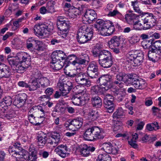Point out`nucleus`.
<instances>
[{"mask_svg":"<svg viewBox=\"0 0 161 161\" xmlns=\"http://www.w3.org/2000/svg\"><path fill=\"white\" fill-rule=\"evenodd\" d=\"M94 26L98 31L99 33L103 36H109L115 31V27L112 22L109 20L104 21L103 19H98Z\"/></svg>","mask_w":161,"mask_h":161,"instance_id":"nucleus-1","label":"nucleus"},{"mask_svg":"<svg viewBox=\"0 0 161 161\" xmlns=\"http://www.w3.org/2000/svg\"><path fill=\"white\" fill-rule=\"evenodd\" d=\"M104 136V133L103 130L96 126L87 129L84 134V138L87 141H94L103 139Z\"/></svg>","mask_w":161,"mask_h":161,"instance_id":"nucleus-2","label":"nucleus"},{"mask_svg":"<svg viewBox=\"0 0 161 161\" xmlns=\"http://www.w3.org/2000/svg\"><path fill=\"white\" fill-rule=\"evenodd\" d=\"M141 20L138 19V23L136 25V27L140 30L143 29L147 30L154 25L155 20L153 14L147 13L145 15L141 16Z\"/></svg>","mask_w":161,"mask_h":161,"instance_id":"nucleus-3","label":"nucleus"},{"mask_svg":"<svg viewBox=\"0 0 161 161\" xmlns=\"http://www.w3.org/2000/svg\"><path fill=\"white\" fill-rule=\"evenodd\" d=\"M93 30L92 28L85 25L79 28L77 36L78 42L84 44L90 40L93 36Z\"/></svg>","mask_w":161,"mask_h":161,"instance_id":"nucleus-4","label":"nucleus"},{"mask_svg":"<svg viewBox=\"0 0 161 161\" xmlns=\"http://www.w3.org/2000/svg\"><path fill=\"white\" fill-rule=\"evenodd\" d=\"M57 86L60 92L56 91L54 95V97L56 98H59L61 96L67 97L68 94L73 87V84L71 82L68 81L66 83H64L61 79L59 80Z\"/></svg>","mask_w":161,"mask_h":161,"instance_id":"nucleus-5","label":"nucleus"},{"mask_svg":"<svg viewBox=\"0 0 161 161\" xmlns=\"http://www.w3.org/2000/svg\"><path fill=\"white\" fill-rule=\"evenodd\" d=\"M53 29V24L46 23L35 25L33 31L36 35L40 36L47 37L52 33Z\"/></svg>","mask_w":161,"mask_h":161,"instance_id":"nucleus-6","label":"nucleus"},{"mask_svg":"<svg viewBox=\"0 0 161 161\" xmlns=\"http://www.w3.org/2000/svg\"><path fill=\"white\" fill-rule=\"evenodd\" d=\"M143 52L138 51L136 52H130L127 56V61L131 62L133 66L135 67L140 65L143 62L144 59Z\"/></svg>","mask_w":161,"mask_h":161,"instance_id":"nucleus-7","label":"nucleus"},{"mask_svg":"<svg viewBox=\"0 0 161 161\" xmlns=\"http://www.w3.org/2000/svg\"><path fill=\"white\" fill-rule=\"evenodd\" d=\"M50 84V80L47 77H40L39 79L36 80L31 85V89L34 91L38 88L43 89L49 86Z\"/></svg>","mask_w":161,"mask_h":161,"instance_id":"nucleus-8","label":"nucleus"},{"mask_svg":"<svg viewBox=\"0 0 161 161\" xmlns=\"http://www.w3.org/2000/svg\"><path fill=\"white\" fill-rule=\"evenodd\" d=\"M136 75L133 74L130 84L133 86L136 89L143 90L147 86V83L142 78L137 79Z\"/></svg>","mask_w":161,"mask_h":161,"instance_id":"nucleus-9","label":"nucleus"},{"mask_svg":"<svg viewBox=\"0 0 161 161\" xmlns=\"http://www.w3.org/2000/svg\"><path fill=\"white\" fill-rule=\"evenodd\" d=\"M98 70L97 64L95 61H92L89 64L87 68V74L91 79H97L98 77Z\"/></svg>","mask_w":161,"mask_h":161,"instance_id":"nucleus-10","label":"nucleus"},{"mask_svg":"<svg viewBox=\"0 0 161 161\" xmlns=\"http://www.w3.org/2000/svg\"><path fill=\"white\" fill-rule=\"evenodd\" d=\"M57 25L61 37L64 38H66L70 25V23L68 20L64 21L62 23H57Z\"/></svg>","mask_w":161,"mask_h":161,"instance_id":"nucleus-11","label":"nucleus"},{"mask_svg":"<svg viewBox=\"0 0 161 161\" xmlns=\"http://www.w3.org/2000/svg\"><path fill=\"white\" fill-rule=\"evenodd\" d=\"M139 16L134 13L126 14L125 15V20L130 25H133L135 29H139L136 27V25L138 23V19Z\"/></svg>","mask_w":161,"mask_h":161,"instance_id":"nucleus-12","label":"nucleus"},{"mask_svg":"<svg viewBox=\"0 0 161 161\" xmlns=\"http://www.w3.org/2000/svg\"><path fill=\"white\" fill-rule=\"evenodd\" d=\"M75 80L78 84L87 87L90 86L91 85L90 80L87 78L86 75L82 72L79 73L76 75Z\"/></svg>","mask_w":161,"mask_h":161,"instance_id":"nucleus-13","label":"nucleus"},{"mask_svg":"<svg viewBox=\"0 0 161 161\" xmlns=\"http://www.w3.org/2000/svg\"><path fill=\"white\" fill-rule=\"evenodd\" d=\"M29 112L30 113L35 114L36 116L42 118L41 121H43L45 119V112L42 107L40 106H34L31 109Z\"/></svg>","mask_w":161,"mask_h":161,"instance_id":"nucleus-14","label":"nucleus"},{"mask_svg":"<svg viewBox=\"0 0 161 161\" xmlns=\"http://www.w3.org/2000/svg\"><path fill=\"white\" fill-rule=\"evenodd\" d=\"M72 103L75 105H80L85 103V102L89 100L88 97L82 96L78 94L73 95L71 98Z\"/></svg>","mask_w":161,"mask_h":161,"instance_id":"nucleus-15","label":"nucleus"},{"mask_svg":"<svg viewBox=\"0 0 161 161\" xmlns=\"http://www.w3.org/2000/svg\"><path fill=\"white\" fill-rule=\"evenodd\" d=\"M36 139L38 146L40 148H42L47 142V134L42 131H39L37 133Z\"/></svg>","mask_w":161,"mask_h":161,"instance_id":"nucleus-16","label":"nucleus"},{"mask_svg":"<svg viewBox=\"0 0 161 161\" xmlns=\"http://www.w3.org/2000/svg\"><path fill=\"white\" fill-rule=\"evenodd\" d=\"M37 158L36 151H34L30 153L27 150H23L21 159L26 160L28 161H36Z\"/></svg>","mask_w":161,"mask_h":161,"instance_id":"nucleus-17","label":"nucleus"},{"mask_svg":"<svg viewBox=\"0 0 161 161\" xmlns=\"http://www.w3.org/2000/svg\"><path fill=\"white\" fill-rule=\"evenodd\" d=\"M112 76L107 74L101 75L97 80V83H99L101 85H103L105 87H108L109 89L110 88L108 83L112 80Z\"/></svg>","mask_w":161,"mask_h":161,"instance_id":"nucleus-18","label":"nucleus"},{"mask_svg":"<svg viewBox=\"0 0 161 161\" xmlns=\"http://www.w3.org/2000/svg\"><path fill=\"white\" fill-rule=\"evenodd\" d=\"M133 74L119 73L116 76V79L119 81H123L125 83L130 84Z\"/></svg>","mask_w":161,"mask_h":161,"instance_id":"nucleus-19","label":"nucleus"},{"mask_svg":"<svg viewBox=\"0 0 161 161\" xmlns=\"http://www.w3.org/2000/svg\"><path fill=\"white\" fill-rule=\"evenodd\" d=\"M66 58V55L62 51L58 50L54 51L51 55L52 59L54 61H59L61 60H62L65 59Z\"/></svg>","mask_w":161,"mask_h":161,"instance_id":"nucleus-20","label":"nucleus"},{"mask_svg":"<svg viewBox=\"0 0 161 161\" xmlns=\"http://www.w3.org/2000/svg\"><path fill=\"white\" fill-rule=\"evenodd\" d=\"M95 150L93 147L88 146L86 144H83L80 148V154L84 157H87L90 154V152H93Z\"/></svg>","mask_w":161,"mask_h":161,"instance_id":"nucleus-21","label":"nucleus"},{"mask_svg":"<svg viewBox=\"0 0 161 161\" xmlns=\"http://www.w3.org/2000/svg\"><path fill=\"white\" fill-rule=\"evenodd\" d=\"M97 17V14L94 10L92 9H87L83 18L84 20L86 21H93Z\"/></svg>","mask_w":161,"mask_h":161,"instance_id":"nucleus-22","label":"nucleus"},{"mask_svg":"<svg viewBox=\"0 0 161 161\" xmlns=\"http://www.w3.org/2000/svg\"><path fill=\"white\" fill-rule=\"evenodd\" d=\"M55 151L62 158H64L68 156V148L66 145H59L55 148Z\"/></svg>","mask_w":161,"mask_h":161,"instance_id":"nucleus-23","label":"nucleus"},{"mask_svg":"<svg viewBox=\"0 0 161 161\" xmlns=\"http://www.w3.org/2000/svg\"><path fill=\"white\" fill-rule=\"evenodd\" d=\"M16 59L19 63L25 62L26 61H29L31 58V56L26 53L20 52L18 53L16 56Z\"/></svg>","mask_w":161,"mask_h":161,"instance_id":"nucleus-24","label":"nucleus"},{"mask_svg":"<svg viewBox=\"0 0 161 161\" xmlns=\"http://www.w3.org/2000/svg\"><path fill=\"white\" fill-rule=\"evenodd\" d=\"M109 90L108 87H103L98 85H95L91 88V92L93 94H102Z\"/></svg>","mask_w":161,"mask_h":161,"instance_id":"nucleus-25","label":"nucleus"},{"mask_svg":"<svg viewBox=\"0 0 161 161\" xmlns=\"http://www.w3.org/2000/svg\"><path fill=\"white\" fill-rule=\"evenodd\" d=\"M157 52H155L149 49L147 53L148 59L153 63L157 62L160 58L159 53L157 54Z\"/></svg>","mask_w":161,"mask_h":161,"instance_id":"nucleus-26","label":"nucleus"},{"mask_svg":"<svg viewBox=\"0 0 161 161\" xmlns=\"http://www.w3.org/2000/svg\"><path fill=\"white\" fill-rule=\"evenodd\" d=\"M8 151L11 155L15 157L14 158L16 160V161H19V160L21 159V156L22 155L23 150L21 151H19L18 150L17 148L12 147L9 148Z\"/></svg>","mask_w":161,"mask_h":161,"instance_id":"nucleus-27","label":"nucleus"},{"mask_svg":"<svg viewBox=\"0 0 161 161\" xmlns=\"http://www.w3.org/2000/svg\"><path fill=\"white\" fill-rule=\"evenodd\" d=\"M67 65L66 63H64V62L56 61H54L52 59V61L50 63V66L53 69L55 70H58L61 69L63 66L65 67V65Z\"/></svg>","mask_w":161,"mask_h":161,"instance_id":"nucleus-28","label":"nucleus"},{"mask_svg":"<svg viewBox=\"0 0 161 161\" xmlns=\"http://www.w3.org/2000/svg\"><path fill=\"white\" fill-rule=\"evenodd\" d=\"M50 137L52 138V139L51 141L49 142L48 143L51 145H53V146L56 145L60 140L61 136L59 133L53 132L51 133Z\"/></svg>","mask_w":161,"mask_h":161,"instance_id":"nucleus-29","label":"nucleus"},{"mask_svg":"<svg viewBox=\"0 0 161 161\" xmlns=\"http://www.w3.org/2000/svg\"><path fill=\"white\" fill-rule=\"evenodd\" d=\"M3 68H0V72L1 73V78H9L11 75L10 70L8 67L6 65L3 64Z\"/></svg>","mask_w":161,"mask_h":161,"instance_id":"nucleus-30","label":"nucleus"},{"mask_svg":"<svg viewBox=\"0 0 161 161\" xmlns=\"http://www.w3.org/2000/svg\"><path fill=\"white\" fill-rule=\"evenodd\" d=\"M91 101L93 107L96 108H100L101 107L102 104V100L98 96L92 95Z\"/></svg>","mask_w":161,"mask_h":161,"instance_id":"nucleus-31","label":"nucleus"},{"mask_svg":"<svg viewBox=\"0 0 161 161\" xmlns=\"http://www.w3.org/2000/svg\"><path fill=\"white\" fill-rule=\"evenodd\" d=\"M99 116L97 111L91 109L89 110L88 112L87 118L89 121H92L96 120Z\"/></svg>","mask_w":161,"mask_h":161,"instance_id":"nucleus-32","label":"nucleus"},{"mask_svg":"<svg viewBox=\"0 0 161 161\" xmlns=\"http://www.w3.org/2000/svg\"><path fill=\"white\" fill-rule=\"evenodd\" d=\"M121 41L120 37L116 36L113 37L108 42L110 47H118L120 44Z\"/></svg>","mask_w":161,"mask_h":161,"instance_id":"nucleus-33","label":"nucleus"},{"mask_svg":"<svg viewBox=\"0 0 161 161\" xmlns=\"http://www.w3.org/2000/svg\"><path fill=\"white\" fill-rule=\"evenodd\" d=\"M98 62L101 66L106 68L110 67L113 64L112 58L102 60H98Z\"/></svg>","mask_w":161,"mask_h":161,"instance_id":"nucleus-34","label":"nucleus"},{"mask_svg":"<svg viewBox=\"0 0 161 161\" xmlns=\"http://www.w3.org/2000/svg\"><path fill=\"white\" fill-rule=\"evenodd\" d=\"M113 101L107 100H103L104 107L107 109V112L108 113H112L115 108Z\"/></svg>","mask_w":161,"mask_h":161,"instance_id":"nucleus-35","label":"nucleus"},{"mask_svg":"<svg viewBox=\"0 0 161 161\" xmlns=\"http://www.w3.org/2000/svg\"><path fill=\"white\" fill-rule=\"evenodd\" d=\"M98 58V60H102L112 58V57L110 52L106 50H103L99 52Z\"/></svg>","mask_w":161,"mask_h":161,"instance_id":"nucleus-36","label":"nucleus"},{"mask_svg":"<svg viewBox=\"0 0 161 161\" xmlns=\"http://www.w3.org/2000/svg\"><path fill=\"white\" fill-rule=\"evenodd\" d=\"M149 49L152 51L157 52V53L159 52L161 53L160 50L161 49V41H156L152 43Z\"/></svg>","mask_w":161,"mask_h":161,"instance_id":"nucleus-37","label":"nucleus"},{"mask_svg":"<svg viewBox=\"0 0 161 161\" xmlns=\"http://www.w3.org/2000/svg\"><path fill=\"white\" fill-rule=\"evenodd\" d=\"M83 119L81 118H77L71 121L72 125L76 128V130L80 129L83 125Z\"/></svg>","mask_w":161,"mask_h":161,"instance_id":"nucleus-38","label":"nucleus"},{"mask_svg":"<svg viewBox=\"0 0 161 161\" xmlns=\"http://www.w3.org/2000/svg\"><path fill=\"white\" fill-rule=\"evenodd\" d=\"M89 61V58L88 55L84 54L82 55L80 58H77L76 62L77 63L81 64H84L86 62H88Z\"/></svg>","mask_w":161,"mask_h":161,"instance_id":"nucleus-39","label":"nucleus"},{"mask_svg":"<svg viewBox=\"0 0 161 161\" xmlns=\"http://www.w3.org/2000/svg\"><path fill=\"white\" fill-rule=\"evenodd\" d=\"M75 88L77 90L76 91L77 93L76 94H78L84 97H88V94L86 92V90L83 86L78 85L75 86Z\"/></svg>","mask_w":161,"mask_h":161,"instance_id":"nucleus-40","label":"nucleus"},{"mask_svg":"<svg viewBox=\"0 0 161 161\" xmlns=\"http://www.w3.org/2000/svg\"><path fill=\"white\" fill-rule=\"evenodd\" d=\"M68 66V64L65 65L64 69V73L66 75L68 76L70 78H75V79L76 75L78 73L76 72V70L75 69H72L70 72H69L67 69V67Z\"/></svg>","mask_w":161,"mask_h":161,"instance_id":"nucleus-41","label":"nucleus"},{"mask_svg":"<svg viewBox=\"0 0 161 161\" xmlns=\"http://www.w3.org/2000/svg\"><path fill=\"white\" fill-rule=\"evenodd\" d=\"M68 66V64L65 65L64 69V73L66 75L68 76L70 78H75V79L76 75L78 73L76 72V70L75 69H72L70 72H69L67 69V67Z\"/></svg>","mask_w":161,"mask_h":161,"instance_id":"nucleus-42","label":"nucleus"},{"mask_svg":"<svg viewBox=\"0 0 161 161\" xmlns=\"http://www.w3.org/2000/svg\"><path fill=\"white\" fill-rule=\"evenodd\" d=\"M55 4V2L53 0L50 1L47 3L46 8L48 13H52L55 12L54 5Z\"/></svg>","mask_w":161,"mask_h":161,"instance_id":"nucleus-43","label":"nucleus"},{"mask_svg":"<svg viewBox=\"0 0 161 161\" xmlns=\"http://www.w3.org/2000/svg\"><path fill=\"white\" fill-rule=\"evenodd\" d=\"M25 99H23L21 97L19 98L16 99L13 102V104L18 108L22 107L25 104Z\"/></svg>","mask_w":161,"mask_h":161,"instance_id":"nucleus-44","label":"nucleus"},{"mask_svg":"<svg viewBox=\"0 0 161 161\" xmlns=\"http://www.w3.org/2000/svg\"><path fill=\"white\" fill-rule=\"evenodd\" d=\"M125 113L124 110L121 108H119L113 115L114 119L119 118L125 115Z\"/></svg>","mask_w":161,"mask_h":161,"instance_id":"nucleus-45","label":"nucleus"},{"mask_svg":"<svg viewBox=\"0 0 161 161\" xmlns=\"http://www.w3.org/2000/svg\"><path fill=\"white\" fill-rule=\"evenodd\" d=\"M97 161H112L110 156L108 154H100L98 156Z\"/></svg>","mask_w":161,"mask_h":161,"instance_id":"nucleus-46","label":"nucleus"},{"mask_svg":"<svg viewBox=\"0 0 161 161\" xmlns=\"http://www.w3.org/2000/svg\"><path fill=\"white\" fill-rule=\"evenodd\" d=\"M138 138V134L136 133H135L134 135H132V139H131L130 141L128 142L129 144L134 148H137L138 145L135 142H136V140Z\"/></svg>","mask_w":161,"mask_h":161,"instance_id":"nucleus-47","label":"nucleus"},{"mask_svg":"<svg viewBox=\"0 0 161 161\" xmlns=\"http://www.w3.org/2000/svg\"><path fill=\"white\" fill-rule=\"evenodd\" d=\"M103 149L107 153H112V146L110 143H105L103 144Z\"/></svg>","mask_w":161,"mask_h":161,"instance_id":"nucleus-48","label":"nucleus"},{"mask_svg":"<svg viewBox=\"0 0 161 161\" xmlns=\"http://www.w3.org/2000/svg\"><path fill=\"white\" fill-rule=\"evenodd\" d=\"M33 77L34 78L31 80V85L36 80L39 79L40 77H42V74L41 72L37 69H36L33 74Z\"/></svg>","mask_w":161,"mask_h":161,"instance_id":"nucleus-49","label":"nucleus"},{"mask_svg":"<svg viewBox=\"0 0 161 161\" xmlns=\"http://www.w3.org/2000/svg\"><path fill=\"white\" fill-rule=\"evenodd\" d=\"M131 6L133 7L134 10L139 14H142L143 12L140 9L138 5V2L137 1H132L131 2Z\"/></svg>","mask_w":161,"mask_h":161,"instance_id":"nucleus-50","label":"nucleus"},{"mask_svg":"<svg viewBox=\"0 0 161 161\" xmlns=\"http://www.w3.org/2000/svg\"><path fill=\"white\" fill-rule=\"evenodd\" d=\"M28 114V119L30 122L33 125H37V123H38V122H37V120L38 118H36L33 114H31L30 112Z\"/></svg>","mask_w":161,"mask_h":161,"instance_id":"nucleus-51","label":"nucleus"},{"mask_svg":"<svg viewBox=\"0 0 161 161\" xmlns=\"http://www.w3.org/2000/svg\"><path fill=\"white\" fill-rule=\"evenodd\" d=\"M18 85L20 86L25 88H28L29 90L30 91H33V90L31 89V81L29 83V84H28L25 81H20L18 83Z\"/></svg>","mask_w":161,"mask_h":161,"instance_id":"nucleus-52","label":"nucleus"},{"mask_svg":"<svg viewBox=\"0 0 161 161\" xmlns=\"http://www.w3.org/2000/svg\"><path fill=\"white\" fill-rule=\"evenodd\" d=\"M12 101L11 97L8 96L5 97L3 99L2 103H5L7 106H10L12 103Z\"/></svg>","mask_w":161,"mask_h":161,"instance_id":"nucleus-53","label":"nucleus"},{"mask_svg":"<svg viewBox=\"0 0 161 161\" xmlns=\"http://www.w3.org/2000/svg\"><path fill=\"white\" fill-rule=\"evenodd\" d=\"M17 60L16 59V57L15 58H14L12 57L11 58H8V60L9 64L11 65H16L18 63V61L16 60Z\"/></svg>","mask_w":161,"mask_h":161,"instance_id":"nucleus-54","label":"nucleus"},{"mask_svg":"<svg viewBox=\"0 0 161 161\" xmlns=\"http://www.w3.org/2000/svg\"><path fill=\"white\" fill-rule=\"evenodd\" d=\"M140 39L138 36H133L130 38L129 40V42L131 44H134L138 42Z\"/></svg>","mask_w":161,"mask_h":161,"instance_id":"nucleus-55","label":"nucleus"},{"mask_svg":"<svg viewBox=\"0 0 161 161\" xmlns=\"http://www.w3.org/2000/svg\"><path fill=\"white\" fill-rule=\"evenodd\" d=\"M36 50L38 51H43V46L42 42L40 41H36Z\"/></svg>","mask_w":161,"mask_h":161,"instance_id":"nucleus-56","label":"nucleus"},{"mask_svg":"<svg viewBox=\"0 0 161 161\" xmlns=\"http://www.w3.org/2000/svg\"><path fill=\"white\" fill-rule=\"evenodd\" d=\"M65 110V108L62 106H56L53 111L58 113H63Z\"/></svg>","mask_w":161,"mask_h":161,"instance_id":"nucleus-57","label":"nucleus"},{"mask_svg":"<svg viewBox=\"0 0 161 161\" xmlns=\"http://www.w3.org/2000/svg\"><path fill=\"white\" fill-rule=\"evenodd\" d=\"M53 91L54 90L52 87H48L45 90L44 93L50 97L53 92Z\"/></svg>","mask_w":161,"mask_h":161,"instance_id":"nucleus-58","label":"nucleus"},{"mask_svg":"<svg viewBox=\"0 0 161 161\" xmlns=\"http://www.w3.org/2000/svg\"><path fill=\"white\" fill-rule=\"evenodd\" d=\"M25 69V67L20 65H19L18 66H17L16 68V70L19 73H23Z\"/></svg>","mask_w":161,"mask_h":161,"instance_id":"nucleus-59","label":"nucleus"},{"mask_svg":"<svg viewBox=\"0 0 161 161\" xmlns=\"http://www.w3.org/2000/svg\"><path fill=\"white\" fill-rule=\"evenodd\" d=\"M6 154L3 151H0V161H5Z\"/></svg>","mask_w":161,"mask_h":161,"instance_id":"nucleus-60","label":"nucleus"},{"mask_svg":"<svg viewBox=\"0 0 161 161\" xmlns=\"http://www.w3.org/2000/svg\"><path fill=\"white\" fill-rule=\"evenodd\" d=\"M75 59H76V57L74 54L71 55L69 56L68 57H67V56L66 55V58L65 59L64 62L65 63V61H67L69 60L70 61L72 60H74Z\"/></svg>","mask_w":161,"mask_h":161,"instance_id":"nucleus-61","label":"nucleus"},{"mask_svg":"<svg viewBox=\"0 0 161 161\" xmlns=\"http://www.w3.org/2000/svg\"><path fill=\"white\" fill-rule=\"evenodd\" d=\"M154 125V124L152 125L150 124H147L146 125L147 129L149 131H153L154 130H156L155 129Z\"/></svg>","mask_w":161,"mask_h":161,"instance_id":"nucleus-62","label":"nucleus"},{"mask_svg":"<svg viewBox=\"0 0 161 161\" xmlns=\"http://www.w3.org/2000/svg\"><path fill=\"white\" fill-rule=\"evenodd\" d=\"M12 11L13 9L11 8L7 9L5 12V14L6 16L8 17L9 16L11 15Z\"/></svg>","mask_w":161,"mask_h":161,"instance_id":"nucleus-63","label":"nucleus"},{"mask_svg":"<svg viewBox=\"0 0 161 161\" xmlns=\"http://www.w3.org/2000/svg\"><path fill=\"white\" fill-rule=\"evenodd\" d=\"M40 12L42 14H45L46 13H48L47 12V8L44 6L41 7L40 9Z\"/></svg>","mask_w":161,"mask_h":161,"instance_id":"nucleus-64","label":"nucleus"}]
</instances>
